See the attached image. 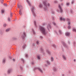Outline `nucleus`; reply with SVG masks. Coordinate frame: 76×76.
<instances>
[{"instance_id": "1", "label": "nucleus", "mask_w": 76, "mask_h": 76, "mask_svg": "<svg viewBox=\"0 0 76 76\" xmlns=\"http://www.w3.org/2000/svg\"><path fill=\"white\" fill-rule=\"evenodd\" d=\"M43 3L45 7H44V10L45 11L47 12V1H44L43 2Z\"/></svg>"}, {"instance_id": "2", "label": "nucleus", "mask_w": 76, "mask_h": 76, "mask_svg": "<svg viewBox=\"0 0 76 76\" xmlns=\"http://www.w3.org/2000/svg\"><path fill=\"white\" fill-rule=\"evenodd\" d=\"M39 29L44 35H46V33H45V29H44V28L40 26L39 27Z\"/></svg>"}, {"instance_id": "3", "label": "nucleus", "mask_w": 76, "mask_h": 76, "mask_svg": "<svg viewBox=\"0 0 76 76\" xmlns=\"http://www.w3.org/2000/svg\"><path fill=\"white\" fill-rule=\"evenodd\" d=\"M35 7H33L31 9V10L32 12L33 15L34 16H36V14H35Z\"/></svg>"}, {"instance_id": "4", "label": "nucleus", "mask_w": 76, "mask_h": 76, "mask_svg": "<svg viewBox=\"0 0 76 76\" xmlns=\"http://www.w3.org/2000/svg\"><path fill=\"white\" fill-rule=\"evenodd\" d=\"M18 8H19V9H20V10L19 11V14L20 15H22V12H21V8L22 7V6H21V5H18Z\"/></svg>"}, {"instance_id": "5", "label": "nucleus", "mask_w": 76, "mask_h": 76, "mask_svg": "<svg viewBox=\"0 0 76 76\" xmlns=\"http://www.w3.org/2000/svg\"><path fill=\"white\" fill-rule=\"evenodd\" d=\"M26 37V34L25 32H24L23 33V35L22 36V38H24L25 37Z\"/></svg>"}, {"instance_id": "6", "label": "nucleus", "mask_w": 76, "mask_h": 76, "mask_svg": "<svg viewBox=\"0 0 76 76\" xmlns=\"http://www.w3.org/2000/svg\"><path fill=\"white\" fill-rule=\"evenodd\" d=\"M58 7V8L60 9V11L61 12H63V10L62 9V8H61V7L60 6V5H59Z\"/></svg>"}, {"instance_id": "7", "label": "nucleus", "mask_w": 76, "mask_h": 76, "mask_svg": "<svg viewBox=\"0 0 76 76\" xmlns=\"http://www.w3.org/2000/svg\"><path fill=\"white\" fill-rule=\"evenodd\" d=\"M65 35L66 37H69L70 35V33L66 32L65 33Z\"/></svg>"}, {"instance_id": "8", "label": "nucleus", "mask_w": 76, "mask_h": 76, "mask_svg": "<svg viewBox=\"0 0 76 76\" xmlns=\"http://www.w3.org/2000/svg\"><path fill=\"white\" fill-rule=\"evenodd\" d=\"M47 28L48 29H50L51 28V26L50 24H48L47 26Z\"/></svg>"}, {"instance_id": "9", "label": "nucleus", "mask_w": 76, "mask_h": 76, "mask_svg": "<svg viewBox=\"0 0 76 76\" xmlns=\"http://www.w3.org/2000/svg\"><path fill=\"white\" fill-rule=\"evenodd\" d=\"M60 20H63V21H64L65 20H66V19H65V18H63L62 19V18H60Z\"/></svg>"}, {"instance_id": "10", "label": "nucleus", "mask_w": 76, "mask_h": 76, "mask_svg": "<svg viewBox=\"0 0 76 76\" xmlns=\"http://www.w3.org/2000/svg\"><path fill=\"white\" fill-rule=\"evenodd\" d=\"M62 57H63L64 60H66V57H65V56L64 55H63Z\"/></svg>"}, {"instance_id": "11", "label": "nucleus", "mask_w": 76, "mask_h": 76, "mask_svg": "<svg viewBox=\"0 0 76 76\" xmlns=\"http://www.w3.org/2000/svg\"><path fill=\"white\" fill-rule=\"evenodd\" d=\"M46 63H47V64H48V65H49L50 64V62H49V61L48 60H47L46 61Z\"/></svg>"}, {"instance_id": "12", "label": "nucleus", "mask_w": 76, "mask_h": 76, "mask_svg": "<svg viewBox=\"0 0 76 76\" xmlns=\"http://www.w3.org/2000/svg\"><path fill=\"white\" fill-rule=\"evenodd\" d=\"M47 53H48V54H51L50 51L49 50H47Z\"/></svg>"}, {"instance_id": "13", "label": "nucleus", "mask_w": 76, "mask_h": 76, "mask_svg": "<svg viewBox=\"0 0 76 76\" xmlns=\"http://www.w3.org/2000/svg\"><path fill=\"white\" fill-rule=\"evenodd\" d=\"M38 70H39V71L40 72H41V73H42V70H41V69H40V68H38Z\"/></svg>"}, {"instance_id": "14", "label": "nucleus", "mask_w": 76, "mask_h": 76, "mask_svg": "<svg viewBox=\"0 0 76 76\" xmlns=\"http://www.w3.org/2000/svg\"><path fill=\"white\" fill-rule=\"evenodd\" d=\"M37 58L38 60H40V59H41V57L39 56H37Z\"/></svg>"}, {"instance_id": "15", "label": "nucleus", "mask_w": 76, "mask_h": 76, "mask_svg": "<svg viewBox=\"0 0 76 76\" xmlns=\"http://www.w3.org/2000/svg\"><path fill=\"white\" fill-rule=\"evenodd\" d=\"M51 61H54V58H53V57H51Z\"/></svg>"}, {"instance_id": "16", "label": "nucleus", "mask_w": 76, "mask_h": 76, "mask_svg": "<svg viewBox=\"0 0 76 76\" xmlns=\"http://www.w3.org/2000/svg\"><path fill=\"white\" fill-rule=\"evenodd\" d=\"M5 62H6V61H5V59H4L3 60L2 63H3V64H4L5 63Z\"/></svg>"}, {"instance_id": "17", "label": "nucleus", "mask_w": 76, "mask_h": 76, "mask_svg": "<svg viewBox=\"0 0 76 76\" xmlns=\"http://www.w3.org/2000/svg\"><path fill=\"white\" fill-rule=\"evenodd\" d=\"M26 2H27V3L29 4V6H30L31 4H30V3H29V1H28V0H26Z\"/></svg>"}, {"instance_id": "18", "label": "nucleus", "mask_w": 76, "mask_h": 76, "mask_svg": "<svg viewBox=\"0 0 76 76\" xmlns=\"http://www.w3.org/2000/svg\"><path fill=\"white\" fill-rule=\"evenodd\" d=\"M63 44L64 45V47L66 46V43H64V42H63Z\"/></svg>"}, {"instance_id": "19", "label": "nucleus", "mask_w": 76, "mask_h": 76, "mask_svg": "<svg viewBox=\"0 0 76 76\" xmlns=\"http://www.w3.org/2000/svg\"><path fill=\"white\" fill-rule=\"evenodd\" d=\"M72 31L74 32H76V29L75 28H74L73 29Z\"/></svg>"}, {"instance_id": "20", "label": "nucleus", "mask_w": 76, "mask_h": 76, "mask_svg": "<svg viewBox=\"0 0 76 76\" xmlns=\"http://www.w3.org/2000/svg\"><path fill=\"white\" fill-rule=\"evenodd\" d=\"M39 7H40V8H41V7H42V5H41V4H40Z\"/></svg>"}, {"instance_id": "21", "label": "nucleus", "mask_w": 76, "mask_h": 76, "mask_svg": "<svg viewBox=\"0 0 76 76\" xmlns=\"http://www.w3.org/2000/svg\"><path fill=\"white\" fill-rule=\"evenodd\" d=\"M59 32L60 33V34H62V32H61V31L60 30H59Z\"/></svg>"}, {"instance_id": "22", "label": "nucleus", "mask_w": 76, "mask_h": 76, "mask_svg": "<svg viewBox=\"0 0 76 76\" xmlns=\"http://www.w3.org/2000/svg\"><path fill=\"white\" fill-rule=\"evenodd\" d=\"M1 12L2 13H4V11L3 10H1Z\"/></svg>"}, {"instance_id": "23", "label": "nucleus", "mask_w": 76, "mask_h": 76, "mask_svg": "<svg viewBox=\"0 0 76 76\" xmlns=\"http://www.w3.org/2000/svg\"><path fill=\"white\" fill-rule=\"evenodd\" d=\"M10 30V28H8L6 30V32H8V31H9Z\"/></svg>"}, {"instance_id": "24", "label": "nucleus", "mask_w": 76, "mask_h": 76, "mask_svg": "<svg viewBox=\"0 0 76 76\" xmlns=\"http://www.w3.org/2000/svg\"><path fill=\"white\" fill-rule=\"evenodd\" d=\"M41 53H43V52H44V50L42 49H41Z\"/></svg>"}, {"instance_id": "25", "label": "nucleus", "mask_w": 76, "mask_h": 76, "mask_svg": "<svg viewBox=\"0 0 76 76\" xmlns=\"http://www.w3.org/2000/svg\"><path fill=\"white\" fill-rule=\"evenodd\" d=\"M53 23L54 25H56V23H55V22H53Z\"/></svg>"}, {"instance_id": "26", "label": "nucleus", "mask_w": 76, "mask_h": 76, "mask_svg": "<svg viewBox=\"0 0 76 76\" xmlns=\"http://www.w3.org/2000/svg\"><path fill=\"white\" fill-rule=\"evenodd\" d=\"M10 72H11V70H8V73H10Z\"/></svg>"}, {"instance_id": "27", "label": "nucleus", "mask_w": 76, "mask_h": 76, "mask_svg": "<svg viewBox=\"0 0 76 76\" xmlns=\"http://www.w3.org/2000/svg\"><path fill=\"white\" fill-rule=\"evenodd\" d=\"M8 20L9 21H10V18H8Z\"/></svg>"}, {"instance_id": "28", "label": "nucleus", "mask_w": 76, "mask_h": 76, "mask_svg": "<svg viewBox=\"0 0 76 76\" xmlns=\"http://www.w3.org/2000/svg\"><path fill=\"white\" fill-rule=\"evenodd\" d=\"M47 5H48V6H50V3H48L47 4Z\"/></svg>"}, {"instance_id": "29", "label": "nucleus", "mask_w": 76, "mask_h": 76, "mask_svg": "<svg viewBox=\"0 0 76 76\" xmlns=\"http://www.w3.org/2000/svg\"><path fill=\"white\" fill-rule=\"evenodd\" d=\"M25 48V45H23L22 47V48H23V49H24Z\"/></svg>"}, {"instance_id": "30", "label": "nucleus", "mask_w": 76, "mask_h": 76, "mask_svg": "<svg viewBox=\"0 0 76 76\" xmlns=\"http://www.w3.org/2000/svg\"><path fill=\"white\" fill-rule=\"evenodd\" d=\"M53 70L55 71H56L57 69H56V68H53Z\"/></svg>"}, {"instance_id": "31", "label": "nucleus", "mask_w": 76, "mask_h": 76, "mask_svg": "<svg viewBox=\"0 0 76 76\" xmlns=\"http://www.w3.org/2000/svg\"><path fill=\"white\" fill-rule=\"evenodd\" d=\"M66 20H67V21H69V20H70V19L69 18H67Z\"/></svg>"}, {"instance_id": "32", "label": "nucleus", "mask_w": 76, "mask_h": 76, "mask_svg": "<svg viewBox=\"0 0 76 76\" xmlns=\"http://www.w3.org/2000/svg\"><path fill=\"white\" fill-rule=\"evenodd\" d=\"M1 1L2 3H3V0H1Z\"/></svg>"}, {"instance_id": "33", "label": "nucleus", "mask_w": 76, "mask_h": 76, "mask_svg": "<svg viewBox=\"0 0 76 76\" xmlns=\"http://www.w3.org/2000/svg\"><path fill=\"white\" fill-rule=\"evenodd\" d=\"M39 43V42L38 41H37V42H36V43L37 44H38V43Z\"/></svg>"}, {"instance_id": "34", "label": "nucleus", "mask_w": 76, "mask_h": 76, "mask_svg": "<svg viewBox=\"0 0 76 76\" xmlns=\"http://www.w3.org/2000/svg\"><path fill=\"white\" fill-rule=\"evenodd\" d=\"M6 26V24H4V26L5 27Z\"/></svg>"}, {"instance_id": "35", "label": "nucleus", "mask_w": 76, "mask_h": 76, "mask_svg": "<svg viewBox=\"0 0 76 76\" xmlns=\"http://www.w3.org/2000/svg\"><path fill=\"white\" fill-rule=\"evenodd\" d=\"M33 33L34 34H35V32L34 31H33Z\"/></svg>"}, {"instance_id": "36", "label": "nucleus", "mask_w": 76, "mask_h": 76, "mask_svg": "<svg viewBox=\"0 0 76 76\" xmlns=\"http://www.w3.org/2000/svg\"><path fill=\"white\" fill-rule=\"evenodd\" d=\"M68 29H70V26H69L68 27Z\"/></svg>"}, {"instance_id": "37", "label": "nucleus", "mask_w": 76, "mask_h": 76, "mask_svg": "<svg viewBox=\"0 0 76 76\" xmlns=\"http://www.w3.org/2000/svg\"><path fill=\"white\" fill-rule=\"evenodd\" d=\"M66 5H67V6H69V3H67Z\"/></svg>"}, {"instance_id": "38", "label": "nucleus", "mask_w": 76, "mask_h": 76, "mask_svg": "<svg viewBox=\"0 0 76 76\" xmlns=\"http://www.w3.org/2000/svg\"><path fill=\"white\" fill-rule=\"evenodd\" d=\"M70 21H69L68 25H70Z\"/></svg>"}, {"instance_id": "39", "label": "nucleus", "mask_w": 76, "mask_h": 76, "mask_svg": "<svg viewBox=\"0 0 76 76\" xmlns=\"http://www.w3.org/2000/svg\"><path fill=\"white\" fill-rule=\"evenodd\" d=\"M53 47L54 48H56V46L55 45H53Z\"/></svg>"}, {"instance_id": "40", "label": "nucleus", "mask_w": 76, "mask_h": 76, "mask_svg": "<svg viewBox=\"0 0 76 76\" xmlns=\"http://www.w3.org/2000/svg\"><path fill=\"white\" fill-rule=\"evenodd\" d=\"M40 38H42L43 37L42 36H40Z\"/></svg>"}, {"instance_id": "41", "label": "nucleus", "mask_w": 76, "mask_h": 76, "mask_svg": "<svg viewBox=\"0 0 76 76\" xmlns=\"http://www.w3.org/2000/svg\"><path fill=\"white\" fill-rule=\"evenodd\" d=\"M10 16H11V17H12V13H11Z\"/></svg>"}, {"instance_id": "42", "label": "nucleus", "mask_w": 76, "mask_h": 76, "mask_svg": "<svg viewBox=\"0 0 76 76\" xmlns=\"http://www.w3.org/2000/svg\"><path fill=\"white\" fill-rule=\"evenodd\" d=\"M57 1H54L55 3H57Z\"/></svg>"}, {"instance_id": "43", "label": "nucleus", "mask_w": 76, "mask_h": 76, "mask_svg": "<svg viewBox=\"0 0 76 76\" xmlns=\"http://www.w3.org/2000/svg\"><path fill=\"white\" fill-rule=\"evenodd\" d=\"M73 2H74L73 1H72L71 3H72V4H73Z\"/></svg>"}, {"instance_id": "44", "label": "nucleus", "mask_w": 76, "mask_h": 76, "mask_svg": "<svg viewBox=\"0 0 76 76\" xmlns=\"http://www.w3.org/2000/svg\"><path fill=\"white\" fill-rule=\"evenodd\" d=\"M28 55H26V57H28Z\"/></svg>"}, {"instance_id": "45", "label": "nucleus", "mask_w": 76, "mask_h": 76, "mask_svg": "<svg viewBox=\"0 0 76 76\" xmlns=\"http://www.w3.org/2000/svg\"><path fill=\"white\" fill-rule=\"evenodd\" d=\"M63 3H62V4H61V6H63Z\"/></svg>"}, {"instance_id": "46", "label": "nucleus", "mask_w": 76, "mask_h": 76, "mask_svg": "<svg viewBox=\"0 0 76 76\" xmlns=\"http://www.w3.org/2000/svg\"><path fill=\"white\" fill-rule=\"evenodd\" d=\"M74 61H76V59H74Z\"/></svg>"}, {"instance_id": "47", "label": "nucleus", "mask_w": 76, "mask_h": 76, "mask_svg": "<svg viewBox=\"0 0 76 76\" xmlns=\"http://www.w3.org/2000/svg\"><path fill=\"white\" fill-rule=\"evenodd\" d=\"M15 59H13V61H15Z\"/></svg>"}, {"instance_id": "48", "label": "nucleus", "mask_w": 76, "mask_h": 76, "mask_svg": "<svg viewBox=\"0 0 76 76\" xmlns=\"http://www.w3.org/2000/svg\"><path fill=\"white\" fill-rule=\"evenodd\" d=\"M23 61H24V60L23 59H22Z\"/></svg>"}, {"instance_id": "49", "label": "nucleus", "mask_w": 76, "mask_h": 76, "mask_svg": "<svg viewBox=\"0 0 76 76\" xmlns=\"http://www.w3.org/2000/svg\"><path fill=\"white\" fill-rule=\"evenodd\" d=\"M53 18V19H54V17L53 18Z\"/></svg>"}, {"instance_id": "50", "label": "nucleus", "mask_w": 76, "mask_h": 76, "mask_svg": "<svg viewBox=\"0 0 76 76\" xmlns=\"http://www.w3.org/2000/svg\"><path fill=\"white\" fill-rule=\"evenodd\" d=\"M63 0H60L61 1Z\"/></svg>"}, {"instance_id": "51", "label": "nucleus", "mask_w": 76, "mask_h": 76, "mask_svg": "<svg viewBox=\"0 0 76 76\" xmlns=\"http://www.w3.org/2000/svg\"><path fill=\"white\" fill-rule=\"evenodd\" d=\"M45 24H43V25H44Z\"/></svg>"}, {"instance_id": "52", "label": "nucleus", "mask_w": 76, "mask_h": 76, "mask_svg": "<svg viewBox=\"0 0 76 76\" xmlns=\"http://www.w3.org/2000/svg\"><path fill=\"white\" fill-rule=\"evenodd\" d=\"M17 10H18V9H17Z\"/></svg>"}, {"instance_id": "53", "label": "nucleus", "mask_w": 76, "mask_h": 76, "mask_svg": "<svg viewBox=\"0 0 76 76\" xmlns=\"http://www.w3.org/2000/svg\"><path fill=\"white\" fill-rule=\"evenodd\" d=\"M18 76H19V75H18Z\"/></svg>"}]
</instances>
